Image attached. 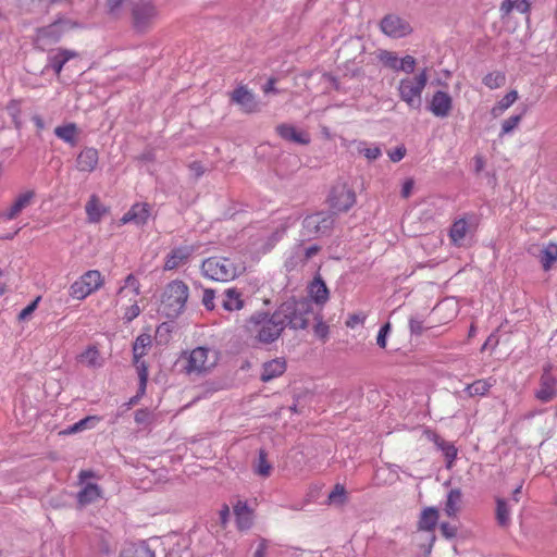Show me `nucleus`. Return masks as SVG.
Listing matches in <instances>:
<instances>
[{"label":"nucleus","instance_id":"obj_45","mask_svg":"<svg viewBox=\"0 0 557 557\" xmlns=\"http://www.w3.org/2000/svg\"><path fill=\"white\" fill-rule=\"evenodd\" d=\"M449 305H450L449 302L443 301V302L437 304L434 307L433 314L438 315L440 322L445 323V321H443V319H441V314L444 311H449V313L445 317L447 320H451L453 318L456 317V314H457L456 306L451 305V307L449 308Z\"/></svg>","mask_w":557,"mask_h":557},{"label":"nucleus","instance_id":"obj_60","mask_svg":"<svg viewBox=\"0 0 557 557\" xmlns=\"http://www.w3.org/2000/svg\"><path fill=\"white\" fill-rule=\"evenodd\" d=\"M441 532L446 539H453L457 534V529L454 525L444 522L441 524Z\"/></svg>","mask_w":557,"mask_h":557},{"label":"nucleus","instance_id":"obj_16","mask_svg":"<svg viewBox=\"0 0 557 557\" xmlns=\"http://www.w3.org/2000/svg\"><path fill=\"white\" fill-rule=\"evenodd\" d=\"M308 298L313 305L315 311H321L323 305L329 300L330 292L325 281H311L308 285Z\"/></svg>","mask_w":557,"mask_h":557},{"label":"nucleus","instance_id":"obj_27","mask_svg":"<svg viewBox=\"0 0 557 557\" xmlns=\"http://www.w3.org/2000/svg\"><path fill=\"white\" fill-rule=\"evenodd\" d=\"M102 498V491L99 485L94 483L86 484L77 494V502L81 506H86Z\"/></svg>","mask_w":557,"mask_h":557},{"label":"nucleus","instance_id":"obj_19","mask_svg":"<svg viewBox=\"0 0 557 557\" xmlns=\"http://www.w3.org/2000/svg\"><path fill=\"white\" fill-rule=\"evenodd\" d=\"M276 132L287 141L299 145H307L310 141V136L307 132L299 131L292 124H281L276 127Z\"/></svg>","mask_w":557,"mask_h":557},{"label":"nucleus","instance_id":"obj_12","mask_svg":"<svg viewBox=\"0 0 557 557\" xmlns=\"http://www.w3.org/2000/svg\"><path fill=\"white\" fill-rule=\"evenodd\" d=\"M232 101L238 104L245 113H256L261 110L256 96L245 86H240L232 92Z\"/></svg>","mask_w":557,"mask_h":557},{"label":"nucleus","instance_id":"obj_14","mask_svg":"<svg viewBox=\"0 0 557 557\" xmlns=\"http://www.w3.org/2000/svg\"><path fill=\"white\" fill-rule=\"evenodd\" d=\"M233 513L236 527L239 531H247L252 527L255 511L248 506L246 500L237 499L233 505Z\"/></svg>","mask_w":557,"mask_h":557},{"label":"nucleus","instance_id":"obj_58","mask_svg":"<svg viewBox=\"0 0 557 557\" xmlns=\"http://www.w3.org/2000/svg\"><path fill=\"white\" fill-rule=\"evenodd\" d=\"M414 188V180L413 178H407L401 186V197L409 198L413 191Z\"/></svg>","mask_w":557,"mask_h":557},{"label":"nucleus","instance_id":"obj_53","mask_svg":"<svg viewBox=\"0 0 557 557\" xmlns=\"http://www.w3.org/2000/svg\"><path fill=\"white\" fill-rule=\"evenodd\" d=\"M40 301V296L34 299L28 306H26L18 314V320H26L37 308L38 302Z\"/></svg>","mask_w":557,"mask_h":557},{"label":"nucleus","instance_id":"obj_11","mask_svg":"<svg viewBox=\"0 0 557 557\" xmlns=\"http://www.w3.org/2000/svg\"><path fill=\"white\" fill-rule=\"evenodd\" d=\"M381 29L385 35L392 38L405 37L412 30L410 24L406 20L394 14L385 16L381 21Z\"/></svg>","mask_w":557,"mask_h":557},{"label":"nucleus","instance_id":"obj_55","mask_svg":"<svg viewBox=\"0 0 557 557\" xmlns=\"http://www.w3.org/2000/svg\"><path fill=\"white\" fill-rule=\"evenodd\" d=\"M391 331V324L387 322L385 323L379 331V334H377V337H376V344L381 347V348H385L386 347V337H387V334L389 333Z\"/></svg>","mask_w":557,"mask_h":557},{"label":"nucleus","instance_id":"obj_25","mask_svg":"<svg viewBox=\"0 0 557 557\" xmlns=\"http://www.w3.org/2000/svg\"><path fill=\"white\" fill-rule=\"evenodd\" d=\"M438 518H440V515H438V510L436 508H434V507L424 508L421 511V515L419 517L418 530L433 532L437 524Z\"/></svg>","mask_w":557,"mask_h":557},{"label":"nucleus","instance_id":"obj_41","mask_svg":"<svg viewBox=\"0 0 557 557\" xmlns=\"http://www.w3.org/2000/svg\"><path fill=\"white\" fill-rule=\"evenodd\" d=\"M312 319L315 321V324L313 326L314 335L321 339L323 343H325L329 339L330 335V327L329 325L322 320L321 311H315L312 314Z\"/></svg>","mask_w":557,"mask_h":557},{"label":"nucleus","instance_id":"obj_18","mask_svg":"<svg viewBox=\"0 0 557 557\" xmlns=\"http://www.w3.org/2000/svg\"><path fill=\"white\" fill-rule=\"evenodd\" d=\"M150 216L149 206L147 203H135L121 219L122 224L133 223L137 226L147 223Z\"/></svg>","mask_w":557,"mask_h":557},{"label":"nucleus","instance_id":"obj_47","mask_svg":"<svg viewBox=\"0 0 557 557\" xmlns=\"http://www.w3.org/2000/svg\"><path fill=\"white\" fill-rule=\"evenodd\" d=\"M120 557H156V554L147 545H140L132 550L123 553Z\"/></svg>","mask_w":557,"mask_h":557},{"label":"nucleus","instance_id":"obj_37","mask_svg":"<svg viewBox=\"0 0 557 557\" xmlns=\"http://www.w3.org/2000/svg\"><path fill=\"white\" fill-rule=\"evenodd\" d=\"M496 521L499 527L508 528L510 525V508L503 498L496 499Z\"/></svg>","mask_w":557,"mask_h":557},{"label":"nucleus","instance_id":"obj_61","mask_svg":"<svg viewBox=\"0 0 557 557\" xmlns=\"http://www.w3.org/2000/svg\"><path fill=\"white\" fill-rule=\"evenodd\" d=\"M213 300H214V292L211 289H206L205 294H203L202 302L208 310H212L214 308Z\"/></svg>","mask_w":557,"mask_h":557},{"label":"nucleus","instance_id":"obj_17","mask_svg":"<svg viewBox=\"0 0 557 557\" xmlns=\"http://www.w3.org/2000/svg\"><path fill=\"white\" fill-rule=\"evenodd\" d=\"M35 197L34 190H26L17 195L12 205L2 213L5 220L15 219L25 208H27Z\"/></svg>","mask_w":557,"mask_h":557},{"label":"nucleus","instance_id":"obj_8","mask_svg":"<svg viewBox=\"0 0 557 557\" xmlns=\"http://www.w3.org/2000/svg\"><path fill=\"white\" fill-rule=\"evenodd\" d=\"M334 219L331 213L318 212L308 215L304 220V235L308 237H319L326 235L333 227Z\"/></svg>","mask_w":557,"mask_h":557},{"label":"nucleus","instance_id":"obj_33","mask_svg":"<svg viewBox=\"0 0 557 557\" xmlns=\"http://www.w3.org/2000/svg\"><path fill=\"white\" fill-rule=\"evenodd\" d=\"M106 211V208L99 202L98 197L95 195H92L86 203V213L90 223H98Z\"/></svg>","mask_w":557,"mask_h":557},{"label":"nucleus","instance_id":"obj_26","mask_svg":"<svg viewBox=\"0 0 557 557\" xmlns=\"http://www.w3.org/2000/svg\"><path fill=\"white\" fill-rule=\"evenodd\" d=\"M194 252L193 246H183L174 249L168 257L164 269L172 270L183 264Z\"/></svg>","mask_w":557,"mask_h":557},{"label":"nucleus","instance_id":"obj_35","mask_svg":"<svg viewBox=\"0 0 557 557\" xmlns=\"http://www.w3.org/2000/svg\"><path fill=\"white\" fill-rule=\"evenodd\" d=\"M151 336L149 334H140L133 344V359H141L148 354L151 347Z\"/></svg>","mask_w":557,"mask_h":557},{"label":"nucleus","instance_id":"obj_63","mask_svg":"<svg viewBox=\"0 0 557 557\" xmlns=\"http://www.w3.org/2000/svg\"><path fill=\"white\" fill-rule=\"evenodd\" d=\"M409 327H410L411 333H414V334H421L424 330V327L422 325V321L414 319V318H411L409 320Z\"/></svg>","mask_w":557,"mask_h":557},{"label":"nucleus","instance_id":"obj_62","mask_svg":"<svg viewBox=\"0 0 557 557\" xmlns=\"http://www.w3.org/2000/svg\"><path fill=\"white\" fill-rule=\"evenodd\" d=\"M406 154V149L405 147H397L396 149H394L393 151H389L388 152V157L389 159L393 161V162H398L400 161Z\"/></svg>","mask_w":557,"mask_h":557},{"label":"nucleus","instance_id":"obj_3","mask_svg":"<svg viewBox=\"0 0 557 557\" xmlns=\"http://www.w3.org/2000/svg\"><path fill=\"white\" fill-rule=\"evenodd\" d=\"M180 361L183 362V371L186 374L205 375L216 367L219 355L210 348L199 346L189 351H184Z\"/></svg>","mask_w":557,"mask_h":557},{"label":"nucleus","instance_id":"obj_30","mask_svg":"<svg viewBox=\"0 0 557 557\" xmlns=\"http://www.w3.org/2000/svg\"><path fill=\"white\" fill-rule=\"evenodd\" d=\"M76 55L74 51L59 49L49 57V66L57 73L60 74L63 65Z\"/></svg>","mask_w":557,"mask_h":557},{"label":"nucleus","instance_id":"obj_44","mask_svg":"<svg viewBox=\"0 0 557 557\" xmlns=\"http://www.w3.org/2000/svg\"><path fill=\"white\" fill-rule=\"evenodd\" d=\"M522 117L523 113L510 115L509 117L505 119L500 125L499 136L504 137L508 134H511L519 126Z\"/></svg>","mask_w":557,"mask_h":557},{"label":"nucleus","instance_id":"obj_49","mask_svg":"<svg viewBox=\"0 0 557 557\" xmlns=\"http://www.w3.org/2000/svg\"><path fill=\"white\" fill-rule=\"evenodd\" d=\"M7 110L9 112V114L12 116L13 119V123L15 125V127L18 129L21 128L22 126V122L20 120V113H21V109H20V103L18 101L16 100H12L8 107H7Z\"/></svg>","mask_w":557,"mask_h":557},{"label":"nucleus","instance_id":"obj_21","mask_svg":"<svg viewBox=\"0 0 557 557\" xmlns=\"http://www.w3.org/2000/svg\"><path fill=\"white\" fill-rule=\"evenodd\" d=\"M286 371V362L282 358H275L262 364L260 380L269 382L281 376Z\"/></svg>","mask_w":557,"mask_h":557},{"label":"nucleus","instance_id":"obj_52","mask_svg":"<svg viewBox=\"0 0 557 557\" xmlns=\"http://www.w3.org/2000/svg\"><path fill=\"white\" fill-rule=\"evenodd\" d=\"M231 517L230 507L227 504H223L219 510V520L222 529H225L228 524Z\"/></svg>","mask_w":557,"mask_h":557},{"label":"nucleus","instance_id":"obj_43","mask_svg":"<svg viewBox=\"0 0 557 557\" xmlns=\"http://www.w3.org/2000/svg\"><path fill=\"white\" fill-rule=\"evenodd\" d=\"M347 502V492L343 484H335L334 488L327 496L329 505L343 506Z\"/></svg>","mask_w":557,"mask_h":557},{"label":"nucleus","instance_id":"obj_42","mask_svg":"<svg viewBox=\"0 0 557 557\" xmlns=\"http://www.w3.org/2000/svg\"><path fill=\"white\" fill-rule=\"evenodd\" d=\"M482 82L488 89H498L506 84V75L504 72L494 71L487 73L483 77Z\"/></svg>","mask_w":557,"mask_h":557},{"label":"nucleus","instance_id":"obj_24","mask_svg":"<svg viewBox=\"0 0 557 557\" xmlns=\"http://www.w3.org/2000/svg\"><path fill=\"white\" fill-rule=\"evenodd\" d=\"M542 268L550 270L557 262V244L549 242L544 244L537 255Z\"/></svg>","mask_w":557,"mask_h":557},{"label":"nucleus","instance_id":"obj_32","mask_svg":"<svg viewBox=\"0 0 557 557\" xmlns=\"http://www.w3.org/2000/svg\"><path fill=\"white\" fill-rule=\"evenodd\" d=\"M54 134L58 138L73 147L77 144L78 129L74 123L55 127Z\"/></svg>","mask_w":557,"mask_h":557},{"label":"nucleus","instance_id":"obj_5","mask_svg":"<svg viewBox=\"0 0 557 557\" xmlns=\"http://www.w3.org/2000/svg\"><path fill=\"white\" fill-rule=\"evenodd\" d=\"M428 83L426 70H422L413 77H405L398 84L399 98L412 109H419L421 106L422 92Z\"/></svg>","mask_w":557,"mask_h":557},{"label":"nucleus","instance_id":"obj_7","mask_svg":"<svg viewBox=\"0 0 557 557\" xmlns=\"http://www.w3.org/2000/svg\"><path fill=\"white\" fill-rule=\"evenodd\" d=\"M134 26L139 30L150 27L159 16L156 5L149 0H139L132 8Z\"/></svg>","mask_w":557,"mask_h":557},{"label":"nucleus","instance_id":"obj_4","mask_svg":"<svg viewBox=\"0 0 557 557\" xmlns=\"http://www.w3.org/2000/svg\"><path fill=\"white\" fill-rule=\"evenodd\" d=\"M188 298V287L183 281H172L165 288L159 311L166 318H176L185 307Z\"/></svg>","mask_w":557,"mask_h":557},{"label":"nucleus","instance_id":"obj_23","mask_svg":"<svg viewBox=\"0 0 557 557\" xmlns=\"http://www.w3.org/2000/svg\"><path fill=\"white\" fill-rule=\"evenodd\" d=\"M102 285V281H95V284H91L90 281H74L71 285L70 294L75 299H84L88 295H90L94 290H97Z\"/></svg>","mask_w":557,"mask_h":557},{"label":"nucleus","instance_id":"obj_22","mask_svg":"<svg viewBox=\"0 0 557 557\" xmlns=\"http://www.w3.org/2000/svg\"><path fill=\"white\" fill-rule=\"evenodd\" d=\"M535 396L542 403H548L556 396V380L550 374L545 373L541 376Z\"/></svg>","mask_w":557,"mask_h":557},{"label":"nucleus","instance_id":"obj_6","mask_svg":"<svg viewBox=\"0 0 557 557\" xmlns=\"http://www.w3.org/2000/svg\"><path fill=\"white\" fill-rule=\"evenodd\" d=\"M202 274L206 278H237L243 275L245 268L235 265L228 258L212 257L202 262Z\"/></svg>","mask_w":557,"mask_h":557},{"label":"nucleus","instance_id":"obj_59","mask_svg":"<svg viewBox=\"0 0 557 557\" xmlns=\"http://www.w3.org/2000/svg\"><path fill=\"white\" fill-rule=\"evenodd\" d=\"M139 313H140L139 306L134 304V305L129 306L128 308H126L124 318L127 321H133L135 318H137L139 315Z\"/></svg>","mask_w":557,"mask_h":557},{"label":"nucleus","instance_id":"obj_50","mask_svg":"<svg viewBox=\"0 0 557 557\" xmlns=\"http://www.w3.org/2000/svg\"><path fill=\"white\" fill-rule=\"evenodd\" d=\"M151 421V413L148 409H138L135 412V422L138 425H148Z\"/></svg>","mask_w":557,"mask_h":557},{"label":"nucleus","instance_id":"obj_36","mask_svg":"<svg viewBox=\"0 0 557 557\" xmlns=\"http://www.w3.org/2000/svg\"><path fill=\"white\" fill-rule=\"evenodd\" d=\"M461 496L462 494L459 488H453L449 491L445 504V512L448 517H456L459 511Z\"/></svg>","mask_w":557,"mask_h":557},{"label":"nucleus","instance_id":"obj_48","mask_svg":"<svg viewBox=\"0 0 557 557\" xmlns=\"http://www.w3.org/2000/svg\"><path fill=\"white\" fill-rule=\"evenodd\" d=\"M416 67V59L411 55H406L398 60V66L396 71H403L407 74H410L413 72Z\"/></svg>","mask_w":557,"mask_h":557},{"label":"nucleus","instance_id":"obj_15","mask_svg":"<svg viewBox=\"0 0 557 557\" xmlns=\"http://www.w3.org/2000/svg\"><path fill=\"white\" fill-rule=\"evenodd\" d=\"M63 24L55 22L47 27L40 28L37 32L36 45L40 49H46L49 45L57 42L62 35Z\"/></svg>","mask_w":557,"mask_h":557},{"label":"nucleus","instance_id":"obj_29","mask_svg":"<svg viewBox=\"0 0 557 557\" xmlns=\"http://www.w3.org/2000/svg\"><path fill=\"white\" fill-rule=\"evenodd\" d=\"M519 98L516 89L508 91L499 101H497L491 109L493 117L502 116Z\"/></svg>","mask_w":557,"mask_h":557},{"label":"nucleus","instance_id":"obj_13","mask_svg":"<svg viewBox=\"0 0 557 557\" xmlns=\"http://www.w3.org/2000/svg\"><path fill=\"white\" fill-rule=\"evenodd\" d=\"M453 109V98L446 91L438 90L431 98L429 110L436 117H447Z\"/></svg>","mask_w":557,"mask_h":557},{"label":"nucleus","instance_id":"obj_20","mask_svg":"<svg viewBox=\"0 0 557 557\" xmlns=\"http://www.w3.org/2000/svg\"><path fill=\"white\" fill-rule=\"evenodd\" d=\"M99 161L97 149L92 147L84 148L76 159V166L82 172H91L96 169Z\"/></svg>","mask_w":557,"mask_h":557},{"label":"nucleus","instance_id":"obj_46","mask_svg":"<svg viewBox=\"0 0 557 557\" xmlns=\"http://www.w3.org/2000/svg\"><path fill=\"white\" fill-rule=\"evenodd\" d=\"M377 58L385 66L396 71L399 58L394 52L381 50Z\"/></svg>","mask_w":557,"mask_h":557},{"label":"nucleus","instance_id":"obj_2","mask_svg":"<svg viewBox=\"0 0 557 557\" xmlns=\"http://www.w3.org/2000/svg\"><path fill=\"white\" fill-rule=\"evenodd\" d=\"M314 307L309 299L299 300L289 299L283 302L276 313L283 322V327L287 325L295 330H304L308 326L310 318L314 313Z\"/></svg>","mask_w":557,"mask_h":557},{"label":"nucleus","instance_id":"obj_10","mask_svg":"<svg viewBox=\"0 0 557 557\" xmlns=\"http://www.w3.org/2000/svg\"><path fill=\"white\" fill-rule=\"evenodd\" d=\"M319 247L317 245L305 246L302 244L296 245L288 253L285 267L288 271L295 270L299 267H302L305 262L311 259L319 252Z\"/></svg>","mask_w":557,"mask_h":557},{"label":"nucleus","instance_id":"obj_54","mask_svg":"<svg viewBox=\"0 0 557 557\" xmlns=\"http://www.w3.org/2000/svg\"><path fill=\"white\" fill-rule=\"evenodd\" d=\"M134 364L137 369L139 381H148V366L141 359H134Z\"/></svg>","mask_w":557,"mask_h":557},{"label":"nucleus","instance_id":"obj_57","mask_svg":"<svg viewBox=\"0 0 557 557\" xmlns=\"http://www.w3.org/2000/svg\"><path fill=\"white\" fill-rule=\"evenodd\" d=\"M360 152L364 154L368 160H375L381 156V149L377 146L364 147L360 149Z\"/></svg>","mask_w":557,"mask_h":557},{"label":"nucleus","instance_id":"obj_56","mask_svg":"<svg viewBox=\"0 0 557 557\" xmlns=\"http://www.w3.org/2000/svg\"><path fill=\"white\" fill-rule=\"evenodd\" d=\"M366 321V314L354 313L350 314L346 321L347 327L355 329L357 325L363 324Z\"/></svg>","mask_w":557,"mask_h":557},{"label":"nucleus","instance_id":"obj_40","mask_svg":"<svg viewBox=\"0 0 557 557\" xmlns=\"http://www.w3.org/2000/svg\"><path fill=\"white\" fill-rule=\"evenodd\" d=\"M468 233V223L465 219L457 220L450 228V239L455 245H460Z\"/></svg>","mask_w":557,"mask_h":557},{"label":"nucleus","instance_id":"obj_31","mask_svg":"<svg viewBox=\"0 0 557 557\" xmlns=\"http://www.w3.org/2000/svg\"><path fill=\"white\" fill-rule=\"evenodd\" d=\"M531 8V0H504L500 5L503 16L509 15L512 11L528 13Z\"/></svg>","mask_w":557,"mask_h":557},{"label":"nucleus","instance_id":"obj_28","mask_svg":"<svg viewBox=\"0 0 557 557\" xmlns=\"http://www.w3.org/2000/svg\"><path fill=\"white\" fill-rule=\"evenodd\" d=\"M495 383L496 380L493 377L479 379L473 383L468 384L465 388V392L469 397L485 396L488 394L490 389L495 385Z\"/></svg>","mask_w":557,"mask_h":557},{"label":"nucleus","instance_id":"obj_38","mask_svg":"<svg viewBox=\"0 0 557 557\" xmlns=\"http://www.w3.org/2000/svg\"><path fill=\"white\" fill-rule=\"evenodd\" d=\"M253 471L256 474L268 478L272 472V465L268 460V454L264 449H260L258 454V459L253 466Z\"/></svg>","mask_w":557,"mask_h":557},{"label":"nucleus","instance_id":"obj_64","mask_svg":"<svg viewBox=\"0 0 557 557\" xmlns=\"http://www.w3.org/2000/svg\"><path fill=\"white\" fill-rule=\"evenodd\" d=\"M263 91L265 94L277 91L275 88V81L273 78L269 79L268 83L263 86Z\"/></svg>","mask_w":557,"mask_h":557},{"label":"nucleus","instance_id":"obj_1","mask_svg":"<svg viewBox=\"0 0 557 557\" xmlns=\"http://www.w3.org/2000/svg\"><path fill=\"white\" fill-rule=\"evenodd\" d=\"M246 331L256 343L271 344L281 336L284 327L276 311L271 315L258 312L247 320Z\"/></svg>","mask_w":557,"mask_h":557},{"label":"nucleus","instance_id":"obj_34","mask_svg":"<svg viewBox=\"0 0 557 557\" xmlns=\"http://www.w3.org/2000/svg\"><path fill=\"white\" fill-rule=\"evenodd\" d=\"M244 306L240 293L230 288L225 292L222 300V307L227 311L240 310Z\"/></svg>","mask_w":557,"mask_h":557},{"label":"nucleus","instance_id":"obj_51","mask_svg":"<svg viewBox=\"0 0 557 557\" xmlns=\"http://www.w3.org/2000/svg\"><path fill=\"white\" fill-rule=\"evenodd\" d=\"M100 421H101V418H100V417H98V416H88V417H86V418H84V419L79 420V421L77 422V424H78L79 429H81L82 431H84V430H86V429H92V428H95V426H96V424H97L98 422H100Z\"/></svg>","mask_w":557,"mask_h":557},{"label":"nucleus","instance_id":"obj_9","mask_svg":"<svg viewBox=\"0 0 557 557\" xmlns=\"http://www.w3.org/2000/svg\"><path fill=\"white\" fill-rule=\"evenodd\" d=\"M330 206L338 211L349 210L356 202L354 190L346 184H337L333 187L330 198Z\"/></svg>","mask_w":557,"mask_h":557},{"label":"nucleus","instance_id":"obj_39","mask_svg":"<svg viewBox=\"0 0 557 557\" xmlns=\"http://www.w3.org/2000/svg\"><path fill=\"white\" fill-rule=\"evenodd\" d=\"M79 361L87 364L90 368H97L101 366L100 352L96 346H88L81 355Z\"/></svg>","mask_w":557,"mask_h":557}]
</instances>
